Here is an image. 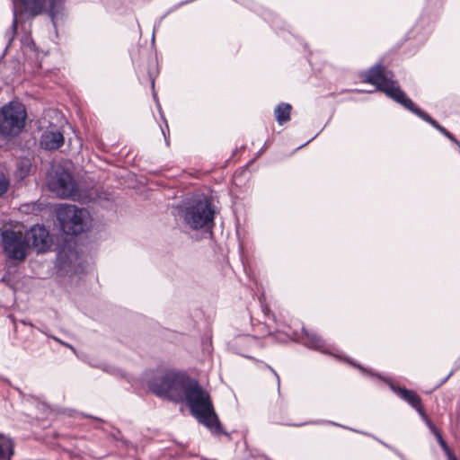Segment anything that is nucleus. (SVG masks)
<instances>
[{
  "label": "nucleus",
  "mask_w": 460,
  "mask_h": 460,
  "mask_svg": "<svg viewBox=\"0 0 460 460\" xmlns=\"http://www.w3.org/2000/svg\"><path fill=\"white\" fill-rule=\"evenodd\" d=\"M149 390L155 395L175 402H185L191 415L213 435L225 434L209 393L199 383L175 370L157 371L148 380Z\"/></svg>",
  "instance_id": "1"
},
{
  "label": "nucleus",
  "mask_w": 460,
  "mask_h": 460,
  "mask_svg": "<svg viewBox=\"0 0 460 460\" xmlns=\"http://www.w3.org/2000/svg\"><path fill=\"white\" fill-rule=\"evenodd\" d=\"M13 2V23L10 30L5 32L7 44L5 50L11 46L13 40L17 26L22 24L25 19L47 13L54 27L62 22L68 14V8L66 0H12Z\"/></svg>",
  "instance_id": "2"
},
{
  "label": "nucleus",
  "mask_w": 460,
  "mask_h": 460,
  "mask_svg": "<svg viewBox=\"0 0 460 460\" xmlns=\"http://www.w3.org/2000/svg\"><path fill=\"white\" fill-rule=\"evenodd\" d=\"M215 208L206 197H194L178 207L180 220L191 230H212Z\"/></svg>",
  "instance_id": "3"
},
{
  "label": "nucleus",
  "mask_w": 460,
  "mask_h": 460,
  "mask_svg": "<svg viewBox=\"0 0 460 460\" xmlns=\"http://www.w3.org/2000/svg\"><path fill=\"white\" fill-rule=\"evenodd\" d=\"M351 366L358 368L363 374L367 375L369 376H376L378 379L384 381L388 385L390 389L402 400L409 403L412 408H414L422 420L425 421L426 425L429 427V430L436 437L438 443L441 447H445L447 442L443 438L442 435L438 431V429L432 424V422L429 420L426 415L421 403L420 397L412 390L406 389L405 387H401L394 384L391 378L381 376L380 374L374 373L371 369H367L364 367L356 364L354 361L347 358L346 359Z\"/></svg>",
  "instance_id": "4"
},
{
  "label": "nucleus",
  "mask_w": 460,
  "mask_h": 460,
  "mask_svg": "<svg viewBox=\"0 0 460 460\" xmlns=\"http://www.w3.org/2000/svg\"><path fill=\"white\" fill-rule=\"evenodd\" d=\"M268 339L276 340L279 342H287L289 340H293L302 343L308 349L342 358V356L338 354L332 345L328 344L315 332L306 330L304 326H301L300 330H293L289 326L285 330L278 329L274 333H269Z\"/></svg>",
  "instance_id": "5"
},
{
  "label": "nucleus",
  "mask_w": 460,
  "mask_h": 460,
  "mask_svg": "<svg viewBox=\"0 0 460 460\" xmlns=\"http://www.w3.org/2000/svg\"><path fill=\"white\" fill-rule=\"evenodd\" d=\"M57 218L66 234L77 235L88 228V211L75 205H60L57 209Z\"/></svg>",
  "instance_id": "6"
},
{
  "label": "nucleus",
  "mask_w": 460,
  "mask_h": 460,
  "mask_svg": "<svg viewBox=\"0 0 460 460\" xmlns=\"http://www.w3.org/2000/svg\"><path fill=\"white\" fill-rule=\"evenodd\" d=\"M27 117L24 105L10 102L0 110V133L7 137L17 136L24 128Z\"/></svg>",
  "instance_id": "7"
},
{
  "label": "nucleus",
  "mask_w": 460,
  "mask_h": 460,
  "mask_svg": "<svg viewBox=\"0 0 460 460\" xmlns=\"http://www.w3.org/2000/svg\"><path fill=\"white\" fill-rule=\"evenodd\" d=\"M4 252L8 260L22 262L27 257L28 243L22 233L13 230H4L1 234Z\"/></svg>",
  "instance_id": "8"
},
{
  "label": "nucleus",
  "mask_w": 460,
  "mask_h": 460,
  "mask_svg": "<svg viewBox=\"0 0 460 460\" xmlns=\"http://www.w3.org/2000/svg\"><path fill=\"white\" fill-rule=\"evenodd\" d=\"M49 189L58 197L75 199L77 197V184L72 175L63 168L55 170V173L49 180Z\"/></svg>",
  "instance_id": "9"
},
{
  "label": "nucleus",
  "mask_w": 460,
  "mask_h": 460,
  "mask_svg": "<svg viewBox=\"0 0 460 460\" xmlns=\"http://www.w3.org/2000/svg\"><path fill=\"white\" fill-rule=\"evenodd\" d=\"M24 237L29 247L33 248L37 252L49 251L53 243L49 231L42 225H34L26 231Z\"/></svg>",
  "instance_id": "10"
},
{
  "label": "nucleus",
  "mask_w": 460,
  "mask_h": 460,
  "mask_svg": "<svg viewBox=\"0 0 460 460\" xmlns=\"http://www.w3.org/2000/svg\"><path fill=\"white\" fill-rule=\"evenodd\" d=\"M21 48L27 61L31 62L36 66H40V59L44 56L42 52L36 49L34 42L29 36H24L21 40Z\"/></svg>",
  "instance_id": "11"
},
{
  "label": "nucleus",
  "mask_w": 460,
  "mask_h": 460,
  "mask_svg": "<svg viewBox=\"0 0 460 460\" xmlns=\"http://www.w3.org/2000/svg\"><path fill=\"white\" fill-rule=\"evenodd\" d=\"M64 144V136L58 130L45 131L40 137V146L46 150H56Z\"/></svg>",
  "instance_id": "12"
},
{
  "label": "nucleus",
  "mask_w": 460,
  "mask_h": 460,
  "mask_svg": "<svg viewBox=\"0 0 460 460\" xmlns=\"http://www.w3.org/2000/svg\"><path fill=\"white\" fill-rule=\"evenodd\" d=\"M260 345L259 340L252 335H240L235 338L234 341V347L236 351V353L249 358L247 355L244 354V350L248 349H252L253 347H257Z\"/></svg>",
  "instance_id": "13"
},
{
  "label": "nucleus",
  "mask_w": 460,
  "mask_h": 460,
  "mask_svg": "<svg viewBox=\"0 0 460 460\" xmlns=\"http://www.w3.org/2000/svg\"><path fill=\"white\" fill-rule=\"evenodd\" d=\"M292 106L287 102H280L274 109V116L279 125H283L290 120Z\"/></svg>",
  "instance_id": "14"
},
{
  "label": "nucleus",
  "mask_w": 460,
  "mask_h": 460,
  "mask_svg": "<svg viewBox=\"0 0 460 460\" xmlns=\"http://www.w3.org/2000/svg\"><path fill=\"white\" fill-rule=\"evenodd\" d=\"M14 453V444L11 438L0 435V460H11Z\"/></svg>",
  "instance_id": "15"
},
{
  "label": "nucleus",
  "mask_w": 460,
  "mask_h": 460,
  "mask_svg": "<svg viewBox=\"0 0 460 460\" xmlns=\"http://www.w3.org/2000/svg\"><path fill=\"white\" fill-rule=\"evenodd\" d=\"M305 424H313V425L331 424V425H333V426H338V427H341V428H344V429H348L347 427H345L343 425H341V424H338V423H336L334 421L322 420H312V421L306 422Z\"/></svg>",
  "instance_id": "16"
},
{
  "label": "nucleus",
  "mask_w": 460,
  "mask_h": 460,
  "mask_svg": "<svg viewBox=\"0 0 460 460\" xmlns=\"http://www.w3.org/2000/svg\"><path fill=\"white\" fill-rule=\"evenodd\" d=\"M189 2H190V1L181 2V3H180L178 5L174 6L173 8H172L168 13H165V14H164V16L159 20L158 24H157V25H155V27H154V31H155L156 27L160 26V24H161V22H162V20H163V19H164V17H165V16H166L170 12L176 10V9H177V7L181 6V5H183V4H185L189 3ZM154 41H155V31H153V35H152V42H154Z\"/></svg>",
  "instance_id": "17"
},
{
  "label": "nucleus",
  "mask_w": 460,
  "mask_h": 460,
  "mask_svg": "<svg viewBox=\"0 0 460 460\" xmlns=\"http://www.w3.org/2000/svg\"><path fill=\"white\" fill-rule=\"evenodd\" d=\"M8 186V181H6L4 178H0V197L7 191Z\"/></svg>",
  "instance_id": "18"
},
{
  "label": "nucleus",
  "mask_w": 460,
  "mask_h": 460,
  "mask_svg": "<svg viewBox=\"0 0 460 460\" xmlns=\"http://www.w3.org/2000/svg\"><path fill=\"white\" fill-rule=\"evenodd\" d=\"M54 341L59 342L60 344L66 346V347H68L71 350H73L75 352V348L73 346H71L70 344H67L64 341H62L61 340H59L58 338L55 337V336H50Z\"/></svg>",
  "instance_id": "19"
},
{
  "label": "nucleus",
  "mask_w": 460,
  "mask_h": 460,
  "mask_svg": "<svg viewBox=\"0 0 460 460\" xmlns=\"http://www.w3.org/2000/svg\"><path fill=\"white\" fill-rule=\"evenodd\" d=\"M442 450L444 451L445 455H449L452 451L450 450V448L448 447L447 444L446 445L445 447H441Z\"/></svg>",
  "instance_id": "20"
},
{
  "label": "nucleus",
  "mask_w": 460,
  "mask_h": 460,
  "mask_svg": "<svg viewBox=\"0 0 460 460\" xmlns=\"http://www.w3.org/2000/svg\"><path fill=\"white\" fill-rule=\"evenodd\" d=\"M447 457L448 460H457L452 452L449 455H447Z\"/></svg>",
  "instance_id": "21"
},
{
  "label": "nucleus",
  "mask_w": 460,
  "mask_h": 460,
  "mask_svg": "<svg viewBox=\"0 0 460 460\" xmlns=\"http://www.w3.org/2000/svg\"><path fill=\"white\" fill-rule=\"evenodd\" d=\"M271 371L274 373V375L276 376L277 379H278V387L279 388V385H280V381H279V376L277 375V373L271 368Z\"/></svg>",
  "instance_id": "22"
},
{
  "label": "nucleus",
  "mask_w": 460,
  "mask_h": 460,
  "mask_svg": "<svg viewBox=\"0 0 460 460\" xmlns=\"http://www.w3.org/2000/svg\"><path fill=\"white\" fill-rule=\"evenodd\" d=\"M153 96H154L155 101L156 102H158V101H157V96H156V93H155V91L153 92ZM157 105H158V108H159V110H160V109H161V107H160L159 103H157Z\"/></svg>",
  "instance_id": "23"
},
{
  "label": "nucleus",
  "mask_w": 460,
  "mask_h": 460,
  "mask_svg": "<svg viewBox=\"0 0 460 460\" xmlns=\"http://www.w3.org/2000/svg\"><path fill=\"white\" fill-rule=\"evenodd\" d=\"M313 140H314V137H311V138H310V140H307V141H306V143H304V144H302L301 146H299V148L304 147L305 146H306V144H309V143H310V141H313Z\"/></svg>",
  "instance_id": "24"
},
{
  "label": "nucleus",
  "mask_w": 460,
  "mask_h": 460,
  "mask_svg": "<svg viewBox=\"0 0 460 460\" xmlns=\"http://www.w3.org/2000/svg\"><path fill=\"white\" fill-rule=\"evenodd\" d=\"M313 140H314V137H311V138H310V140H307V141H306V143H304V144H302L301 146H299V148L304 147L305 146H306V144H309V143H310V141H313Z\"/></svg>",
  "instance_id": "25"
},
{
  "label": "nucleus",
  "mask_w": 460,
  "mask_h": 460,
  "mask_svg": "<svg viewBox=\"0 0 460 460\" xmlns=\"http://www.w3.org/2000/svg\"><path fill=\"white\" fill-rule=\"evenodd\" d=\"M313 140H314V137H311V138H310V140H307V141H306V143H304V144H302L301 146H299V148L304 147L305 146H306V144H309V143H310V141H313Z\"/></svg>",
  "instance_id": "26"
},
{
  "label": "nucleus",
  "mask_w": 460,
  "mask_h": 460,
  "mask_svg": "<svg viewBox=\"0 0 460 460\" xmlns=\"http://www.w3.org/2000/svg\"><path fill=\"white\" fill-rule=\"evenodd\" d=\"M313 140H314V137H311V138H310V140H307V141H306V143H304V144H302L301 146H299V148L304 147L305 146H306V144H309V143H310V141H313Z\"/></svg>",
  "instance_id": "27"
},
{
  "label": "nucleus",
  "mask_w": 460,
  "mask_h": 460,
  "mask_svg": "<svg viewBox=\"0 0 460 460\" xmlns=\"http://www.w3.org/2000/svg\"><path fill=\"white\" fill-rule=\"evenodd\" d=\"M313 140H314V137H311V138H310V140H307V141H306V143H304V144H302L301 146H299V148L304 147L305 146H306V144H309V143H310V141H313Z\"/></svg>",
  "instance_id": "28"
},
{
  "label": "nucleus",
  "mask_w": 460,
  "mask_h": 460,
  "mask_svg": "<svg viewBox=\"0 0 460 460\" xmlns=\"http://www.w3.org/2000/svg\"><path fill=\"white\" fill-rule=\"evenodd\" d=\"M313 140H314V137H311V138H310V140H307V141H306V143H304V144H302L301 146H299V148L304 147L305 146H306V144H309V143H310V141H313Z\"/></svg>",
  "instance_id": "29"
},
{
  "label": "nucleus",
  "mask_w": 460,
  "mask_h": 460,
  "mask_svg": "<svg viewBox=\"0 0 460 460\" xmlns=\"http://www.w3.org/2000/svg\"><path fill=\"white\" fill-rule=\"evenodd\" d=\"M313 140H314V137H311V138H310V140H307V141H306V143H304V144H302L301 146H299V148L304 147L305 146H306V144H309V143H310V141H313Z\"/></svg>",
  "instance_id": "30"
},
{
  "label": "nucleus",
  "mask_w": 460,
  "mask_h": 460,
  "mask_svg": "<svg viewBox=\"0 0 460 460\" xmlns=\"http://www.w3.org/2000/svg\"><path fill=\"white\" fill-rule=\"evenodd\" d=\"M313 140H314V137H311V138H310V140H307V141H306V143H304V144H302L301 146H299V148L304 147L305 146H306V144H309V143H310V141H313Z\"/></svg>",
  "instance_id": "31"
},
{
  "label": "nucleus",
  "mask_w": 460,
  "mask_h": 460,
  "mask_svg": "<svg viewBox=\"0 0 460 460\" xmlns=\"http://www.w3.org/2000/svg\"><path fill=\"white\" fill-rule=\"evenodd\" d=\"M150 79H151V86H152V89L154 90L155 88V79L150 75Z\"/></svg>",
  "instance_id": "32"
},
{
  "label": "nucleus",
  "mask_w": 460,
  "mask_h": 460,
  "mask_svg": "<svg viewBox=\"0 0 460 460\" xmlns=\"http://www.w3.org/2000/svg\"><path fill=\"white\" fill-rule=\"evenodd\" d=\"M378 442H380L381 444H383L385 447H388V448H392L389 445H387L386 443L381 441V440H378Z\"/></svg>",
  "instance_id": "33"
},
{
  "label": "nucleus",
  "mask_w": 460,
  "mask_h": 460,
  "mask_svg": "<svg viewBox=\"0 0 460 460\" xmlns=\"http://www.w3.org/2000/svg\"><path fill=\"white\" fill-rule=\"evenodd\" d=\"M350 429L352 430V429ZM353 431H354V432H359V433L364 434V435H367V433H365V432H361V431H358L357 429H353Z\"/></svg>",
  "instance_id": "34"
},
{
  "label": "nucleus",
  "mask_w": 460,
  "mask_h": 460,
  "mask_svg": "<svg viewBox=\"0 0 460 460\" xmlns=\"http://www.w3.org/2000/svg\"><path fill=\"white\" fill-rule=\"evenodd\" d=\"M451 374H449L447 376H446L445 380L443 382H445L447 379H448V377L450 376Z\"/></svg>",
  "instance_id": "35"
},
{
  "label": "nucleus",
  "mask_w": 460,
  "mask_h": 460,
  "mask_svg": "<svg viewBox=\"0 0 460 460\" xmlns=\"http://www.w3.org/2000/svg\"><path fill=\"white\" fill-rule=\"evenodd\" d=\"M162 133L164 134V136L165 137V132H164V129L162 128Z\"/></svg>",
  "instance_id": "36"
},
{
  "label": "nucleus",
  "mask_w": 460,
  "mask_h": 460,
  "mask_svg": "<svg viewBox=\"0 0 460 460\" xmlns=\"http://www.w3.org/2000/svg\"><path fill=\"white\" fill-rule=\"evenodd\" d=\"M371 438H375V439H376L377 441L379 440V439H377L376 438H375V437H374V435H371Z\"/></svg>",
  "instance_id": "37"
}]
</instances>
